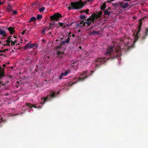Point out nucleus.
Masks as SVG:
<instances>
[{
	"label": "nucleus",
	"mask_w": 148,
	"mask_h": 148,
	"mask_svg": "<svg viewBox=\"0 0 148 148\" xmlns=\"http://www.w3.org/2000/svg\"><path fill=\"white\" fill-rule=\"evenodd\" d=\"M36 20V18L35 17L33 16L31 17V18L30 19L29 22L30 23L32 21H35Z\"/></svg>",
	"instance_id": "obj_22"
},
{
	"label": "nucleus",
	"mask_w": 148,
	"mask_h": 148,
	"mask_svg": "<svg viewBox=\"0 0 148 148\" xmlns=\"http://www.w3.org/2000/svg\"><path fill=\"white\" fill-rule=\"evenodd\" d=\"M87 21H86L85 22H84V20L81 21H80V23H78V24H77L76 26V27H78L79 26H80V25L82 27H84L85 25V24H86Z\"/></svg>",
	"instance_id": "obj_11"
},
{
	"label": "nucleus",
	"mask_w": 148,
	"mask_h": 148,
	"mask_svg": "<svg viewBox=\"0 0 148 148\" xmlns=\"http://www.w3.org/2000/svg\"><path fill=\"white\" fill-rule=\"evenodd\" d=\"M70 39L69 38V37H68V38L66 39V40L65 41V42L66 43H69V40H70Z\"/></svg>",
	"instance_id": "obj_29"
},
{
	"label": "nucleus",
	"mask_w": 148,
	"mask_h": 148,
	"mask_svg": "<svg viewBox=\"0 0 148 148\" xmlns=\"http://www.w3.org/2000/svg\"><path fill=\"white\" fill-rule=\"evenodd\" d=\"M68 25V26H70V25Z\"/></svg>",
	"instance_id": "obj_55"
},
{
	"label": "nucleus",
	"mask_w": 148,
	"mask_h": 148,
	"mask_svg": "<svg viewBox=\"0 0 148 148\" xmlns=\"http://www.w3.org/2000/svg\"><path fill=\"white\" fill-rule=\"evenodd\" d=\"M62 17L61 14L59 13H55L53 15L51 16L50 17L51 21H55L59 20Z\"/></svg>",
	"instance_id": "obj_5"
},
{
	"label": "nucleus",
	"mask_w": 148,
	"mask_h": 148,
	"mask_svg": "<svg viewBox=\"0 0 148 148\" xmlns=\"http://www.w3.org/2000/svg\"><path fill=\"white\" fill-rule=\"evenodd\" d=\"M104 15H108L109 16L110 14V12L108 11V10H106L104 11Z\"/></svg>",
	"instance_id": "obj_17"
},
{
	"label": "nucleus",
	"mask_w": 148,
	"mask_h": 148,
	"mask_svg": "<svg viewBox=\"0 0 148 148\" xmlns=\"http://www.w3.org/2000/svg\"><path fill=\"white\" fill-rule=\"evenodd\" d=\"M45 30L44 29V28L42 29V30H41V33L42 34H45Z\"/></svg>",
	"instance_id": "obj_34"
},
{
	"label": "nucleus",
	"mask_w": 148,
	"mask_h": 148,
	"mask_svg": "<svg viewBox=\"0 0 148 148\" xmlns=\"http://www.w3.org/2000/svg\"><path fill=\"white\" fill-rule=\"evenodd\" d=\"M0 35H2L3 36H6L7 35L6 34L5 31L2 30L0 27Z\"/></svg>",
	"instance_id": "obj_15"
},
{
	"label": "nucleus",
	"mask_w": 148,
	"mask_h": 148,
	"mask_svg": "<svg viewBox=\"0 0 148 148\" xmlns=\"http://www.w3.org/2000/svg\"><path fill=\"white\" fill-rule=\"evenodd\" d=\"M106 7V3L105 2L103 3V4L101 5V9L102 10H103Z\"/></svg>",
	"instance_id": "obj_20"
},
{
	"label": "nucleus",
	"mask_w": 148,
	"mask_h": 148,
	"mask_svg": "<svg viewBox=\"0 0 148 148\" xmlns=\"http://www.w3.org/2000/svg\"><path fill=\"white\" fill-rule=\"evenodd\" d=\"M111 10V8L110 7H109L108 8V10Z\"/></svg>",
	"instance_id": "obj_45"
},
{
	"label": "nucleus",
	"mask_w": 148,
	"mask_h": 148,
	"mask_svg": "<svg viewBox=\"0 0 148 148\" xmlns=\"http://www.w3.org/2000/svg\"><path fill=\"white\" fill-rule=\"evenodd\" d=\"M13 36L14 38H16V37L15 36V35H14Z\"/></svg>",
	"instance_id": "obj_47"
},
{
	"label": "nucleus",
	"mask_w": 148,
	"mask_h": 148,
	"mask_svg": "<svg viewBox=\"0 0 148 148\" xmlns=\"http://www.w3.org/2000/svg\"><path fill=\"white\" fill-rule=\"evenodd\" d=\"M86 73V72L83 73L81 74L80 76V77L78 78V79L77 80V81L75 82L72 84H70V86H72L74 84L77 83V82L80 81H83L85 79L88 78L89 76L87 75H85Z\"/></svg>",
	"instance_id": "obj_6"
},
{
	"label": "nucleus",
	"mask_w": 148,
	"mask_h": 148,
	"mask_svg": "<svg viewBox=\"0 0 148 148\" xmlns=\"http://www.w3.org/2000/svg\"><path fill=\"white\" fill-rule=\"evenodd\" d=\"M64 50H63L62 51L61 50H58V51H57L56 57L58 58L59 59H62L63 57V56L64 54Z\"/></svg>",
	"instance_id": "obj_10"
},
{
	"label": "nucleus",
	"mask_w": 148,
	"mask_h": 148,
	"mask_svg": "<svg viewBox=\"0 0 148 148\" xmlns=\"http://www.w3.org/2000/svg\"><path fill=\"white\" fill-rule=\"evenodd\" d=\"M25 32V31H23L22 32H21V34H22V35H24V33Z\"/></svg>",
	"instance_id": "obj_41"
},
{
	"label": "nucleus",
	"mask_w": 148,
	"mask_h": 148,
	"mask_svg": "<svg viewBox=\"0 0 148 148\" xmlns=\"http://www.w3.org/2000/svg\"><path fill=\"white\" fill-rule=\"evenodd\" d=\"M59 92L58 91L57 93L53 92H50V95H48L46 97H42L41 99V102L40 103L42 104V105L44 104L47 101H50L51 98H53L56 97L58 93Z\"/></svg>",
	"instance_id": "obj_4"
},
{
	"label": "nucleus",
	"mask_w": 148,
	"mask_h": 148,
	"mask_svg": "<svg viewBox=\"0 0 148 148\" xmlns=\"http://www.w3.org/2000/svg\"><path fill=\"white\" fill-rule=\"evenodd\" d=\"M3 67H5L6 65H5V64H3Z\"/></svg>",
	"instance_id": "obj_43"
},
{
	"label": "nucleus",
	"mask_w": 148,
	"mask_h": 148,
	"mask_svg": "<svg viewBox=\"0 0 148 148\" xmlns=\"http://www.w3.org/2000/svg\"><path fill=\"white\" fill-rule=\"evenodd\" d=\"M120 6L123 9H125L127 8L129 5L128 3H125L123 4V2H120Z\"/></svg>",
	"instance_id": "obj_12"
},
{
	"label": "nucleus",
	"mask_w": 148,
	"mask_h": 148,
	"mask_svg": "<svg viewBox=\"0 0 148 148\" xmlns=\"http://www.w3.org/2000/svg\"><path fill=\"white\" fill-rule=\"evenodd\" d=\"M65 25H64V28H65Z\"/></svg>",
	"instance_id": "obj_53"
},
{
	"label": "nucleus",
	"mask_w": 148,
	"mask_h": 148,
	"mask_svg": "<svg viewBox=\"0 0 148 148\" xmlns=\"http://www.w3.org/2000/svg\"><path fill=\"white\" fill-rule=\"evenodd\" d=\"M12 37L11 36H9L8 37L7 39L6 40V42H7V44L6 45H5V46L6 45H8V46H10V43L11 41L12 40L11 38V37Z\"/></svg>",
	"instance_id": "obj_13"
},
{
	"label": "nucleus",
	"mask_w": 148,
	"mask_h": 148,
	"mask_svg": "<svg viewBox=\"0 0 148 148\" xmlns=\"http://www.w3.org/2000/svg\"><path fill=\"white\" fill-rule=\"evenodd\" d=\"M87 1L82 2V0H79L78 1L71 2V6L69 5V7L68 8L69 10H79L83 8L84 5L86 3Z\"/></svg>",
	"instance_id": "obj_2"
},
{
	"label": "nucleus",
	"mask_w": 148,
	"mask_h": 148,
	"mask_svg": "<svg viewBox=\"0 0 148 148\" xmlns=\"http://www.w3.org/2000/svg\"><path fill=\"white\" fill-rule=\"evenodd\" d=\"M9 50L8 49H6L4 50H0V51L1 53H3V52H5L6 51H8Z\"/></svg>",
	"instance_id": "obj_31"
},
{
	"label": "nucleus",
	"mask_w": 148,
	"mask_h": 148,
	"mask_svg": "<svg viewBox=\"0 0 148 148\" xmlns=\"http://www.w3.org/2000/svg\"><path fill=\"white\" fill-rule=\"evenodd\" d=\"M37 47L38 45L36 44L28 43L23 47L25 49H31L34 47L37 48Z\"/></svg>",
	"instance_id": "obj_8"
},
{
	"label": "nucleus",
	"mask_w": 148,
	"mask_h": 148,
	"mask_svg": "<svg viewBox=\"0 0 148 148\" xmlns=\"http://www.w3.org/2000/svg\"><path fill=\"white\" fill-rule=\"evenodd\" d=\"M79 48L80 49H82V47H79Z\"/></svg>",
	"instance_id": "obj_48"
},
{
	"label": "nucleus",
	"mask_w": 148,
	"mask_h": 148,
	"mask_svg": "<svg viewBox=\"0 0 148 148\" xmlns=\"http://www.w3.org/2000/svg\"><path fill=\"white\" fill-rule=\"evenodd\" d=\"M22 113H21V114Z\"/></svg>",
	"instance_id": "obj_58"
},
{
	"label": "nucleus",
	"mask_w": 148,
	"mask_h": 148,
	"mask_svg": "<svg viewBox=\"0 0 148 148\" xmlns=\"http://www.w3.org/2000/svg\"><path fill=\"white\" fill-rule=\"evenodd\" d=\"M72 36L73 37H75V35L74 34H73Z\"/></svg>",
	"instance_id": "obj_46"
},
{
	"label": "nucleus",
	"mask_w": 148,
	"mask_h": 148,
	"mask_svg": "<svg viewBox=\"0 0 148 148\" xmlns=\"http://www.w3.org/2000/svg\"><path fill=\"white\" fill-rule=\"evenodd\" d=\"M44 28L46 31H48L50 29L49 26L45 27Z\"/></svg>",
	"instance_id": "obj_30"
},
{
	"label": "nucleus",
	"mask_w": 148,
	"mask_h": 148,
	"mask_svg": "<svg viewBox=\"0 0 148 148\" xmlns=\"http://www.w3.org/2000/svg\"><path fill=\"white\" fill-rule=\"evenodd\" d=\"M62 45L60 44L59 45H57L56 46V51H58V50H61L62 51L63 50H64V49L62 48Z\"/></svg>",
	"instance_id": "obj_16"
},
{
	"label": "nucleus",
	"mask_w": 148,
	"mask_h": 148,
	"mask_svg": "<svg viewBox=\"0 0 148 148\" xmlns=\"http://www.w3.org/2000/svg\"><path fill=\"white\" fill-rule=\"evenodd\" d=\"M92 1V0H87V1L89 2V1Z\"/></svg>",
	"instance_id": "obj_44"
},
{
	"label": "nucleus",
	"mask_w": 148,
	"mask_h": 148,
	"mask_svg": "<svg viewBox=\"0 0 148 148\" xmlns=\"http://www.w3.org/2000/svg\"><path fill=\"white\" fill-rule=\"evenodd\" d=\"M63 75H62V74L61 73L60 76H59V78L60 79H62V77L63 76Z\"/></svg>",
	"instance_id": "obj_35"
},
{
	"label": "nucleus",
	"mask_w": 148,
	"mask_h": 148,
	"mask_svg": "<svg viewBox=\"0 0 148 148\" xmlns=\"http://www.w3.org/2000/svg\"><path fill=\"white\" fill-rule=\"evenodd\" d=\"M51 33L50 32H49V34H50Z\"/></svg>",
	"instance_id": "obj_57"
},
{
	"label": "nucleus",
	"mask_w": 148,
	"mask_h": 148,
	"mask_svg": "<svg viewBox=\"0 0 148 148\" xmlns=\"http://www.w3.org/2000/svg\"><path fill=\"white\" fill-rule=\"evenodd\" d=\"M148 35V29H146V32L145 33V35L142 37V38L143 39H145L147 37Z\"/></svg>",
	"instance_id": "obj_21"
},
{
	"label": "nucleus",
	"mask_w": 148,
	"mask_h": 148,
	"mask_svg": "<svg viewBox=\"0 0 148 148\" xmlns=\"http://www.w3.org/2000/svg\"><path fill=\"white\" fill-rule=\"evenodd\" d=\"M105 54L108 56V58H98L92 64V66H94L96 69L99 68L100 65L103 64L106 60L110 59H113L119 57L121 55V53L119 47L117 48L115 46H112L107 48Z\"/></svg>",
	"instance_id": "obj_1"
},
{
	"label": "nucleus",
	"mask_w": 148,
	"mask_h": 148,
	"mask_svg": "<svg viewBox=\"0 0 148 148\" xmlns=\"http://www.w3.org/2000/svg\"><path fill=\"white\" fill-rule=\"evenodd\" d=\"M51 33L50 32H49V34H50Z\"/></svg>",
	"instance_id": "obj_56"
},
{
	"label": "nucleus",
	"mask_w": 148,
	"mask_h": 148,
	"mask_svg": "<svg viewBox=\"0 0 148 148\" xmlns=\"http://www.w3.org/2000/svg\"><path fill=\"white\" fill-rule=\"evenodd\" d=\"M99 33V31H93L91 32V34L93 35L98 34Z\"/></svg>",
	"instance_id": "obj_27"
},
{
	"label": "nucleus",
	"mask_w": 148,
	"mask_h": 148,
	"mask_svg": "<svg viewBox=\"0 0 148 148\" xmlns=\"http://www.w3.org/2000/svg\"><path fill=\"white\" fill-rule=\"evenodd\" d=\"M45 9V8L44 7H42L40 8L39 9V10L40 12H43Z\"/></svg>",
	"instance_id": "obj_26"
},
{
	"label": "nucleus",
	"mask_w": 148,
	"mask_h": 148,
	"mask_svg": "<svg viewBox=\"0 0 148 148\" xmlns=\"http://www.w3.org/2000/svg\"><path fill=\"white\" fill-rule=\"evenodd\" d=\"M17 13V12L15 10H14L13 11V14H16Z\"/></svg>",
	"instance_id": "obj_39"
},
{
	"label": "nucleus",
	"mask_w": 148,
	"mask_h": 148,
	"mask_svg": "<svg viewBox=\"0 0 148 148\" xmlns=\"http://www.w3.org/2000/svg\"><path fill=\"white\" fill-rule=\"evenodd\" d=\"M54 23H50L49 24V27L50 29L52 30L55 27V26L54 25Z\"/></svg>",
	"instance_id": "obj_18"
},
{
	"label": "nucleus",
	"mask_w": 148,
	"mask_h": 148,
	"mask_svg": "<svg viewBox=\"0 0 148 148\" xmlns=\"http://www.w3.org/2000/svg\"><path fill=\"white\" fill-rule=\"evenodd\" d=\"M69 73V71H66L64 73H62L61 74L63 75V76H65L68 75Z\"/></svg>",
	"instance_id": "obj_25"
},
{
	"label": "nucleus",
	"mask_w": 148,
	"mask_h": 148,
	"mask_svg": "<svg viewBox=\"0 0 148 148\" xmlns=\"http://www.w3.org/2000/svg\"><path fill=\"white\" fill-rule=\"evenodd\" d=\"M142 19H140V23H139V25L138 26V31H137L136 33L135 32L134 33V34H136V36H135V39L136 40H137L138 38V34L139 33V32H140L141 29V25L142 23Z\"/></svg>",
	"instance_id": "obj_9"
},
{
	"label": "nucleus",
	"mask_w": 148,
	"mask_h": 148,
	"mask_svg": "<svg viewBox=\"0 0 148 148\" xmlns=\"http://www.w3.org/2000/svg\"><path fill=\"white\" fill-rule=\"evenodd\" d=\"M97 14H96L95 13H94L87 19L86 23L88 26H90L92 23H93L95 19L100 17L102 14V12L101 11H99L98 12H97Z\"/></svg>",
	"instance_id": "obj_3"
},
{
	"label": "nucleus",
	"mask_w": 148,
	"mask_h": 148,
	"mask_svg": "<svg viewBox=\"0 0 148 148\" xmlns=\"http://www.w3.org/2000/svg\"><path fill=\"white\" fill-rule=\"evenodd\" d=\"M65 43H66L65 42V41H63L61 42V43H60V44L62 45L63 44H64Z\"/></svg>",
	"instance_id": "obj_38"
},
{
	"label": "nucleus",
	"mask_w": 148,
	"mask_h": 148,
	"mask_svg": "<svg viewBox=\"0 0 148 148\" xmlns=\"http://www.w3.org/2000/svg\"><path fill=\"white\" fill-rule=\"evenodd\" d=\"M123 42V40L122 39H121L120 40L119 44H122Z\"/></svg>",
	"instance_id": "obj_33"
},
{
	"label": "nucleus",
	"mask_w": 148,
	"mask_h": 148,
	"mask_svg": "<svg viewBox=\"0 0 148 148\" xmlns=\"http://www.w3.org/2000/svg\"><path fill=\"white\" fill-rule=\"evenodd\" d=\"M39 108H41V107H40V106H39Z\"/></svg>",
	"instance_id": "obj_51"
},
{
	"label": "nucleus",
	"mask_w": 148,
	"mask_h": 148,
	"mask_svg": "<svg viewBox=\"0 0 148 148\" xmlns=\"http://www.w3.org/2000/svg\"><path fill=\"white\" fill-rule=\"evenodd\" d=\"M120 2L119 3H112V5L116 8H118L119 7V6H120Z\"/></svg>",
	"instance_id": "obj_19"
},
{
	"label": "nucleus",
	"mask_w": 148,
	"mask_h": 148,
	"mask_svg": "<svg viewBox=\"0 0 148 148\" xmlns=\"http://www.w3.org/2000/svg\"><path fill=\"white\" fill-rule=\"evenodd\" d=\"M80 31H81V30H79L78 31V32H80Z\"/></svg>",
	"instance_id": "obj_50"
},
{
	"label": "nucleus",
	"mask_w": 148,
	"mask_h": 148,
	"mask_svg": "<svg viewBox=\"0 0 148 148\" xmlns=\"http://www.w3.org/2000/svg\"><path fill=\"white\" fill-rule=\"evenodd\" d=\"M10 42H11V45H14L15 43V41H13L12 40Z\"/></svg>",
	"instance_id": "obj_32"
},
{
	"label": "nucleus",
	"mask_w": 148,
	"mask_h": 148,
	"mask_svg": "<svg viewBox=\"0 0 148 148\" xmlns=\"http://www.w3.org/2000/svg\"><path fill=\"white\" fill-rule=\"evenodd\" d=\"M130 0H124L123 1H130Z\"/></svg>",
	"instance_id": "obj_42"
},
{
	"label": "nucleus",
	"mask_w": 148,
	"mask_h": 148,
	"mask_svg": "<svg viewBox=\"0 0 148 148\" xmlns=\"http://www.w3.org/2000/svg\"><path fill=\"white\" fill-rule=\"evenodd\" d=\"M19 50H20V47H19Z\"/></svg>",
	"instance_id": "obj_54"
},
{
	"label": "nucleus",
	"mask_w": 148,
	"mask_h": 148,
	"mask_svg": "<svg viewBox=\"0 0 148 148\" xmlns=\"http://www.w3.org/2000/svg\"><path fill=\"white\" fill-rule=\"evenodd\" d=\"M89 11V10L88 9H87L86 10V11H84V12H86V14H89V13H88V12Z\"/></svg>",
	"instance_id": "obj_37"
},
{
	"label": "nucleus",
	"mask_w": 148,
	"mask_h": 148,
	"mask_svg": "<svg viewBox=\"0 0 148 148\" xmlns=\"http://www.w3.org/2000/svg\"><path fill=\"white\" fill-rule=\"evenodd\" d=\"M9 95V93H5V96H8V95Z\"/></svg>",
	"instance_id": "obj_40"
},
{
	"label": "nucleus",
	"mask_w": 148,
	"mask_h": 148,
	"mask_svg": "<svg viewBox=\"0 0 148 148\" xmlns=\"http://www.w3.org/2000/svg\"><path fill=\"white\" fill-rule=\"evenodd\" d=\"M86 16L85 15H80V18L81 19H85Z\"/></svg>",
	"instance_id": "obj_28"
},
{
	"label": "nucleus",
	"mask_w": 148,
	"mask_h": 148,
	"mask_svg": "<svg viewBox=\"0 0 148 148\" xmlns=\"http://www.w3.org/2000/svg\"><path fill=\"white\" fill-rule=\"evenodd\" d=\"M16 83H17L18 84V81H17L16 82Z\"/></svg>",
	"instance_id": "obj_49"
},
{
	"label": "nucleus",
	"mask_w": 148,
	"mask_h": 148,
	"mask_svg": "<svg viewBox=\"0 0 148 148\" xmlns=\"http://www.w3.org/2000/svg\"><path fill=\"white\" fill-rule=\"evenodd\" d=\"M42 15L41 14H38L36 18L38 20H40L42 17Z\"/></svg>",
	"instance_id": "obj_24"
},
{
	"label": "nucleus",
	"mask_w": 148,
	"mask_h": 148,
	"mask_svg": "<svg viewBox=\"0 0 148 148\" xmlns=\"http://www.w3.org/2000/svg\"><path fill=\"white\" fill-rule=\"evenodd\" d=\"M7 29L9 32L10 33L12 34L15 31L14 30V28L12 27H10L7 28Z\"/></svg>",
	"instance_id": "obj_14"
},
{
	"label": "nucleus",
	"mask_w": 148,
	"mask_h": 148,
	"mask_svg": "<svg viewBox=\"0 0 148 148\" xmlns=\"http://www.w3.org/2000/svg\"><path fill=\"white\" fill-rule=\"evenodd\" d=\"M12 7L10 5H8V8H7L8 11L10 12L12 11Z\"/></svg>",
	"instance_id": "obj_23"
},
{
	"label": "nucleus",
	"mask_w": 148,
	"mask_h": 148,
	"mask_svg": "<svg viewBox=\"0 0 148 148\" xmlns=\"http://www.w3.org/2000/svg\"><path fill=\"white\" fill-rule=\"evenodd\" d=\"M110 0L112 1H114V0Z\"/></svg>",
	"instance_id": "obj_52"
},
{
	"label": "nucleus",
	"mask_w": 148,
	"mask_h": 148,
	"mask_svg": "<svg viewBox=\"0 0 148 148\" xmlns=\"http://www.w3.org/2000/svg\"><path fill=\"white\" fill-rule=\"evenodd\" d=\"M33 107L37 108V107L30 103H25V105L23 106L22 109V110H23L24 112H25L27 110H28Z\"/></svg>",
	"instance_id": "obj_7"
},
{
	"label": "nucleus",
	"mask_w": 148,
	"mask_h": 148,
	"mask_svg": "<svg viewBox=\"0 0 148 148\" xmlns=\"http://www.w3.org/2000/svg\"><path fill=\"white\" fill-rule=\"evenodd\" d=\"M58 24L60 27L63 26V23H59Z\"/></svg>",
	"instance_id": "obj_36"
}]
</instances>
